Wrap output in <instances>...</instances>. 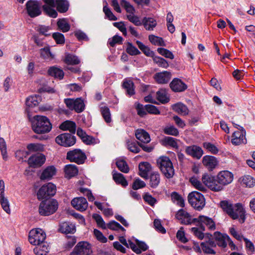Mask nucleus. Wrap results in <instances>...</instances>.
Instances as JSON below:
<instances>
[{"label":"nucleus","instance_id":"1","mask_svg":"<svg viewBox=\"0 0 255 255\" xmlns=\"http://www.w3.org/2000/svg\"><path fill=\"white\" fill-rule=\"evenodd\" d=\"M233 179V174L228 170L221 171L215 177L208 174H204L202 177V182L215 192L222 191L225 186L232 182Z\"/></svg>","mask_w":255,"mask_h":255},{"label":"nucleus","instance_id":"2","mask_svg":"<svg viewBox=\"0 0 255 255\" xmlns=\"http://www.w3.org/2000/svg\"><path fill=\"white\" fill-rule=\"evenodd\" d=\"M221 207L233 219H239L241 223L245 221V210L242 204H232L223 201L221 202Z\"/></svg>","mask_w":255,"mask_h":255},{"label":"nucleus","instance_id":"3","mask_svg":"<svg viewBox=\"0 0 255 255\" xmlns=\"http://www.w3.org/2000/svg\"><path fill=\"white\" fill-rule=\"evenodd\" d=\"M32 128L35 133L41 134L50 131L52 126L46 117L37 115L32 121Z\"/></svg>","mask_w":255,"mask_h":255},{"label":"nucleus","instance_id":"4","mask_svg":"<svg viewBox=\"0 0 255 255\" xmlns=\"http://www.w3.org/2000/svg\"><path fill=\"white\" fill-rule=\"evenodd\" d=\"M157 164L161 171L167 178H170L174 174V169L170 159L166 156H162L157 160Z\"/></svg>","mask_w":255,"mask_h":255},{"label":"nucleus","instance_id":"5","mask_svg":"<svg viewBox=\"0 0 255 255\" xmlns=\"http://www.w3.org/2000/svg\"><path fill=\"white\" fill-rule=\"evenodd\" d=\"M188 200L192 207L198 211H201L205 205L204 196L197 191H193L188 196Z\"/></svg>","mask_w":255,"mask_h":255},{"label":"nucleus","instance_id":"6","mask_svg":"<svg viewBox=\"0 0 255 255\" xmlns=\"http://www.w3.org/2000/svg\"><path fill=\"white\" fill-rule=\"evenodd\" d=\"M58 206V202L54 199L42 201L39 207V213L42 216H49L56 212Z\"/></svg>","mask_w":255,"mask_h":255},{"label":"nucleus","instance_id":"7","mask_svg":"<svg viewBox=\"0 0 255 255\" xmlns=\"http://www.w3.org/2000/svg\"><path fill=\"white\" fill-rule=\"evenodd\" d=\"M45 233L42 229H32L29 233V243L36 246L45 243Z\"/></svg>","mask_w":255,"mask_h":255},{"label":"nucleus","instance_id":"8","mask_svg":"<svg viewBox=\"0 0 255 255\" xmlns=\"http://www.w3.org/2000/svg\"><path fill=\"white\" fill-rule=\"evenodd\" d=\"M193 221L195 222V224L203 231L205 230V226L210 230L213 231L216 229L215 222L212 219L208 217L200 216L197 218H193Z\"/></svg>","mask_w":255,"mask_h":255},{"label":"nucleus","instance_id":"9","mask_svg":"<svg viewBox=\"0 0 255 255\" xmlns=\"http://www.w3.org/2000/svg\"><path fill=\"white\" fill-rule=\"evenodd\" d=\"M56 191V186L48 183L43 185L38 190L37 196L39 200H41L54 196Z\"/></svg>","mask_w":255,"mask_h":255},{"label":"nucleus","instance_id":"10","mask_svg":"<svg viewBox=\"0 0 255 255\" xmlns=\"http://www.w3.org/2000/svg\"><path fill=\"white\" fill-rule=\"evenodd\" d=\"M66 158L71 162L81 164L84 163L86 159V156L81 150L75 149L67 153Z\"/></svg>","mask_w":255,"mask_h":255},{"label":"nucleus","instance_id":"11","mask_svg":"<svg viewBox=\"0 0 255 255\" xmlns=\"http://www.w3.org/2000/svg\"><path fill=\"white\" fill-rule=\"evenodd\" d=\"M55 141L60 145L69 147L75 143L76 137L70 133H64L57 136L55 138Z\"/></svg>","mask_w":255,"mask_h":255},{"label":"nucleus","instance_id":"12","mask_svg":"<svg viewBox=\"0 0 255 255\" xmlns=\"http://www.w3.org/2000/svg\"><path fill=\"white\" fill-rule=\"evenodd\" d=\"M26 9L29 16L35 17L41 13L40 5L37 1L30 0L26 3Z\"/></svg>","mask_w":255,"mask_h":255},{"label":"nucleus","instance_id":"13","mask_svg":"<svg viewBox=\"0 0 255 255\" xmlns=\"http://www.w3.org/2000/svg\"><path fill=\"white\" fill-rule=\"evenodd\" d=\"M72 253H75V255H90L92 251L88 242H81L75 246Z\"/></svg>","mask_w":255,"mask_h":255},{"label":"nucleus","instance_id":"14","mask_svg":"<svg viewBox=\"0 0 255 255\" xmlns=\"http://www.w3.org/2000/svg\"><path fill=\"white\" fill-rule=\"evenodd\" d=\"M44 2L42 7L44 12L49 16L55 18L57 16V12L54 9L55 1L54 0H42Z\"/></svg>","mask_w":255,"mask_h":255},{"label":"nucleus","instance_id":"15","mask_svg":"<svg viewBox=\"0 0 255 255\" xmlns=\"http://www.w3.org/2000/svg\"><path fill=\"white\" fill-rule=\"evenodd\" d=\"M46 158L45 156L41 153H37L31 156L27 161L30 166L33 167H37L43 165Z\"/></svg>","mask_w":255,"mask_h":255},{"label":"nucleus","instance_id":"16","mask_svg":"<svg viewBox=\"0 0 255 255\" xmlns=\"http://www.w3.org/2000/svg\"><path fill=\"white\" fill-rule=\"evenodd\" d=\"M176 218L181 224L189 225L195 223L190 214L183 209H180L176 214Z\"/></svg>","mask_w":255,"mask_h":255},{"label":"nucleus","instance_id":"17","mask_svg":"<svg viewBox=\"0 0 255 255\" xmlns=\"http://www.w3.org/2000/svg\"><path fill=\"white\" fill-rule=\"evenodd\" d=\"M71 203L75 209L80 211H85L88 207L86 199L82 197L74 198Z\"/></svg>","mask_w":255,"mask_h":255},{"label":"nucleus","instance_id":"18","mask_svg":"<svg viewBox=\"0 0 255 255\" xmlns=\"http://www.w3.org/2000/svg\"><path fill=\"white\" fill-rule=\"evenodd\" d=\"M185 152L188 155L197 159H200L203 154L202 149L200 146L195 145L187 146Z\"/></svg>","mask_w":255,"mask_h":255},{"label":"nucleus","instance_id":"19","mask_svg":"<svg viewBox=\"0 0 255 255\" xmlns=\"http://www.w3.org/2000/svg\"><path fill=\"white\" fill-rule=\"evenodd\" d=\"M135 243L136 244L131 241H129L130 248L136 254H140L142 251H145L147 250L148 246L144 242L136 239Z\"/></svg>","mask_w":255,"mask_h":255},{"label":"nucleus","instance_id":"20","mask_svg":"<svg viewBox=\"0 0 255 255\" xmlns=\"http://www.w3.org/2000/svg\"><path fill=\"white\" fill-rule=\"evenodd\" d=\"M214 237L217 242V244L222 248L227 247V242L229 241V237L226 234H222L219 232H216L214 234Z\"/></svg>","mask_w":255,"mask_h":255},{"label":"nucleus","instance_id":"21","mask_svg":"<svg viewBox=\"0 0 255 255\" xmlns=\"http://www.w3.org/2000/svg\"><path fill=\"white\" fill-rule=\"evenodd\" d=\"M171 89L174 92H182L185 91L187 88V85L179 79H174L170 84Z\"/></svg>","mask_w":255,"mask_h":255},{"label":"nucleus","instance_id":"22","mask_svg":"<svg viewBox=\"0 0 255 255\" xmlns=\"http://www.w3.org/2000/svg\"><path fill=\"white\" fill-rule=\"evenodd\" d=\"M202 162L203 165L209 170L214 169L218 164L217 159L214 156L209 155L204 156Z\"/></svg>","mask_w":255,"mask_h":255},{"label":"nucleus","instance_id":"23","mask_svg":"<svg viewBox=\"0 0 255 255\" xmlns=\"http://www.w3.org/2000/svg\"><path fill=\"white\" fill-rule=\"evenodd\" d=\"M59 231L66 234H74L76 231V228L72 223L65 222L60 224Z\"/></svg>","mask_w":255,"mask_h":255},{"label":"nucleus","instance_id":"24","mask_svg":"<svg viewBox=\"0 0 255 255\" xmlns=\"http://www.w3.org/2000/svg\"><path fill=\"white\" fill-rule=\"evenodd\" d=\"M154 79L159 84H166L170 80L171 74L167 71L157 73L154 75Z\"/></svg>","mask_w":255,"mask_h":255},{"label":"nucleus","instance_id":"25","mask_svg":"<svg viewBox=\"0 0 255 255\" xmlns=\"http://www.w3.org/2000/svg\"><path fill=\"white\" fill-rule=\"evenodd\" d=\"M139 175L143 178H148V173L151 170V165L146 162H141L138 165Z\"/></svg>","mask_w":255,"mask_h":255},{"label":"nucleus","instance_id":"26","mask_svg":"<svg viewBox=\"0 0 255 255\" xmlns=\"http://www.w3.org/2000/svg\"><path fill=\"white\" fill-rule=\"evenodd\" d=\"M136 138L141 142L146 143L150 141L149 134L143 129H137L135 132Z\"/></svg>","mask_w":255,"mask_h":255},{"label":"nucleus","instance_id":"27","mask_svg":"<svg viewBox=\"0 0 255 255\" xmlns=\"http://www.w3.org/2000/svg\"><path fill=\"white\" fill-rule=\"evenodd\" d=\"M56 169L53 166L47 167L42 172L40 179L41 180H50L56 174Z\"/></svg>","mask_w":255,"mask_h":255},{"label":"nucleus","instance_id":"28","mask_svg":"<svg viewBox=\"0 0 255 255\" xmlns=\"http://www.w3.org/2000/svg\"><path fill=\"white\" fill-rule=\"evenodd\" d=\"M149 184L152 188H156L159 185L160 182V175L158 172H153L150 174L149 177Z\"/></svg>","mask_w":255,"mask_h":255},{"label":"nucleus","instance_id":"29","mask_svg":"<svg viewBox=\"0 0 255 255\" xmlns=\"http://www.w3.org/2000/svg\"><path fill=\"white\" fill-rule=\"evenodd\" d=\"M36 255H46L49 252V245L46 243L36 246L33 249Z\"/></svg>","mask_w":255,"mask_h":255},{"label":"nucleus","instance_id":"30","mask_svg":"<svg viewBox=\"0 0 255 255\" xmlns=\"http://www.w3.org/2000/svg\"><path fill=\"white\" fill-rule=\"evenodd\" d=\"M60 128L63 130H69L71 133L74 134L76 132V124L70 121H66L61 124Z\"/></svg>","mask_w":255,"mask_h":255},{"label":"nucleus","instance_id":"31","mask_svg":"<svg viewBox=\"0 0 255 255\" xmlns=\"http://www.w3.org/2000/svg\"><path fill=\"white\" fill-rule=\"evenodd\" d=\"M190 182L191 184L197 189L206 192L207 191V187H208L205 184H203L199 179L195 177H192L190 178ZM203 183H204L203 182Z\"/></svg>","mask_w":255,"mask_h":255},{"label":"nucleus","instance_id":"32","mask_svg":"<svg viewBox=\"0 0 255 255\" xmlns=\"http://www.w3.org/2000/svg\"><path fill=\"white\" fill-rule=\"evenodd\" d=\"M65 173L66 177L71 178L78 174V170L77 166L73 164H68L65 166Z\"/></svg>","mask_w":255,"mask_h":255},{"label":"nucleus","instance_id":"33","mask_svg":"<svg viewBox=\"0 0 255 255\" xmlns=\"http://www.w3.org/2000/svg\"><path fill=\"white\" fill-rule=\"evenodd\" d=\"M145 28L147 30H152L156 26L157 22L155 19L151 17H144L142 23Z\"/></svg>","mask_w":255,"mask_h":255},{"label":"nucleus","instance_id":"34","mask_svg":"<svg viewBox=\"0 0 255 255\" xmlns=\"http://www.w3.org/2000/svg\"><path fill=\"white\" fill-rule=\"evenodd\" d=\"M55 6L59 12L64 13L68 9L69 2L67 0H56Z\"/></svg>","mask_w":255,"mask_h":255},{"label":"nucleus","instance_id":"35","mask_svg":"<svg viewBox=\"0 0 255 255\" xmlns=\"http://www.w3.org/2000/svg\"><path fill=\"white\" fill-rule=\"evenodd\" d=\"M48 73L49 75L59 79H62L64 76V72L62 70L55 66L50 67Z\"/></svg>","mask_w":255,"mask_h":255},{"label":"nucleus","instance_id":"36","mask_svg":"<svg viewBox=\"0 0 255 255\" xmlns=\"http://www.w3.org/2000/svg\"><path fill=\"white\" fill-rule=\"evenodd\" d=\"M41 100V97L38 95L29 96L26 99V105L29 108L34 107L38 105Z\"/></svg>","mask_w":255,"mask_h":255},{"label":"nucleus","instance_id":"37","mask_svg":"<svg viewBox=\"0 0 255 255\" xmlns=\"http://www.w3.org/2000/svg\"><path fill=\"white\" fill-rule=\"evenodd\" d=\"M113 178L114 180L117 184H121L123 187L128 186V183L124 176L118 172H114L113 174Z\"/></svg>","mask_w":255,"mask_h":255},{"label":"nucleus","instance_id":"38","mask_svg":"<svg viewBox=\"0 0 255 255\" xmlns=\"http://www.w3.org/2000/svg\"><path fill=\"white\" fill-rule=\"evenodd\" d=\"M123 88L126 91L127 94L131 96L134 94V84L130 80H125L123 83Z\"/></svg>","mask_w":255,"mask_h":255},{"label":"nucleus","instance_id":"39","mask_svg":"<svg viewBox=\"0 0 255 255\" xmlns=\"http://www.w3.org/2000/svg\"><path fill=\"white\" fill-rule=\"evenodd\" d=\"M40 56L45 60H51L54 58V55L50 52V47L45 46L40 50Z\"/></svg>","mask_w":255,"mask_h":255},{"label":"nucleus","instance_id":"40","mask_svg":"<svg viewBox=\"0 0 255 255\" xmlns=\"http://www.w3.org/2000/svg\"><path fill=\"white\" fill-rule=\"evenodd\" d=\"M157 100L162 104H165L169 102V98L165 90L160 89L156 93Z\"/></svg>","mask_w":255,"mask_h":255},{"label":"nucleus","instance_id":"41","mask_svg":"<svg viewBox=\"0 0 255 255\" xmlns=\"http://www.w3.org/2000/svg\"><path fill=\"white\" fill-rule=\"evenodd\" d=\"M173 110L179 114L185 116L188 114L189 110L184 104L178 103L173 106Z\"/></svg>","mask_w":255,"mask_h":255},{"label":"nucleus","instance_id":"42","mask_svg":"<svg viewBox=\"0 0 255 255\" xmlns=\"http://www.w3.org/2000/svg\"><path fill=\"white\" fill-rule=\"evenodd\" d=\"M136 43L138 48L142 51V52L147 56L153 57L154 56V52L151 51L149 47L145 46L141 42L137 40Z\"/></svg>","mask_w":255,"mask_h":255},{"label":"nucleus","instance_id":"43","mask_svg":"<svg viewBox=\"0 0 255 255\" xmlns=\"http://www.w3.org/2000/svg\"><path fill=\"white\" fill-rule=\"evenodd\" d=\"M148 39L150 42L154 45L162 46H165V43L163 39L160 37H158L154 35H149L148 36Z\"/></svg>","mask_w":255,"mask_h":255},{"label":"nucleus","instance_id":"44","mask_svg":"<svg viewBox=\"0 0 255 255\" xmlns=\"http://www.w3.org/2000/svg\"><path fill=\"white\" fill-rule=\"evenodd\" d=\"M235 127L238 128L239 130L235 131L232 135V137L238 138L239 139L246 138V130L242 126L235 124Z\"/></svg>","mask_w":255,"mask_h":255},{"label":"nucleus","instance_id":"45","mask_svg":"<svg viewBox=\"0 0 255 255\" xmlns=\"http://www.w3.org/2000/svg\"><path fill=\"white\" fill-rule=\"evenodd\" d=\"M127 144V147L130 151L135 153H138L140 151V148L139 147L140 144L136 141H128Z\"/></svg>","mask_w":255,"mask_h":255},{"label":"nucleus","instance_id":"46","mask_svg":"<svg viewBox=\"0 0 255 255\" xmlns=\"http://www.w3.org/2000/svg\"><path fill=\"white\" fill-rule=\"evenodd\" d=\"M116 165L118 169L124 173H128L129 171L128 166L126 162L123 159H118L116 161Z\"/></svg>","mask_w":255,"mask_h":255},{"label":"nucleus","instance_id":"47","mask_svg":"<svg viewBox=\"0 0 255 255\" xmlns=\"http://www.w3.org/2000/svg\"><path fill=\"white\" fill-rule=\"evenodd\" d=\"M85 109V105L84 103V101L81 98H77L75 100L74 102V109L73 110H75L77 113H81L83 112Z\"/></svg>","mask_w":255,"mask_h":255},{"label":"nucleus","instance_id":"48","mask_svg":"<svg viewBox=\"0 0 255 255\" xmlns=\"http://www.w3.org/2000/svg\"><path fill=\"white\" fill-rule=\"evenodd\" d=\"M64 61L68 65H76L80 63V60L76 56L70 54L66 55Z\"/></svg>","mask_w":255,"mask_h":255},{"label":"nucleus","instance_id":"49","mask_svg":"<svg viewBox=\"0 0 255 255\" xmlns=\"http://www.w3.org/2000/svg\"><path fill=\"white\" fill-rule=\"evenodd\" d=\"M101 112L106 123H109L112 121L111 113L108 107L106 106L101 107Z\"/></svg>","mask_w":255,"mask_h":255},{"label":"nucleus","instance_id":"50","mask_svg":"<svg viewBox=\"0 0 255 255\" xmlns=\"http://www.w3.org/2000/svg\"><path fill=\"white\" fill-rule=\"evenodd\" d=\"M0 203L3 210L7 214L10 213L9 203L6 198L4 196H0Z\"/></svg>","mask_w":255,"mask_h":255},{"label":"nucleus","instance_id":"51","mask_svg":"<svg viewBox=\"0 0 255 255\" xmlns=\"http://www.w3.org/2000/svg\"><path fill=\"white\" fill-rule=\"evenodd\" d=\"M153 61L154 63H156L158 66L164 68H167L169 66V64L166 60L159 56H154L153 57Z\"/></svg>","mask_w":255,"mask_h":255},{"label":"nucleus","instance_id":"52","mask_svg":"<svg viewBox=\"0 0 255 255\" xmlns=\"http://www.w3.org/2000/svg\"><path fill=\"white\" fill-rule=\"evenodd\" d=\"M57 26L63 32L68 31L70 28V25L64 19H59L57 22Z\"/></svg>","mask_w":255,"mask_h":255},{"label":"nucleus","instance_id":"53","mask_svg":"<svg viewBox=\"0 0 255 255\" xmlns=\"http://www.w3.org/2000/svg\"><path fill=\"white\" fill-rule=\"evenodd\" d=\"M27 148L29 151L37 152L43 150V145L40 143H30L27 145Z\"/></svg>","mask_w":255,"mask_h":255},{"label":"nucleus","instance_id":"54","mask_svg":"<svg viewBox=\"0 0 255 255\" xmlns=\"http://www.w3.org/2000/svg\"><path fill=\"white\" fill-rule=\"evenodd\" d=\"M163 131L166 134L175 136L179 134L178 130L173 126H166L164 128Z\"/></svg>","mask_w":255,"mask_h":255},{"label":"nucleus","instance_id":"55","mask_svg":"<svg viewBox=\"0 0 255 255\" xmlns=\"http://www.w3.org/2000/svg\"><path fill=\"white\" fill-rule=\"evenodd\" d=\"M120 4L125 8L127 12L129 13V14H132L134 13L135 9L129 2L126 0H121Z\"/></svg>","mask_w":255,"mask_h":255},{"label":"nucleus","instance_id":"56","mask_svg":"<svg viewBox=\"0 0 255 255\" xmlns=\"http://www.w3.org/2000/svg\"><path fill=\"white\" fill-rule=\"evenodd\" d=\"M157 52L165 58H169L170 59H173L174 58L173 53L167 49H165L164 48H158Z\"/></svg>","mask_w":255,"mask_h":255},{"label":"nucleus","instance_id":"57","mask_svg":"<svg viewBox=\"0 0 255 255\" xmlns=\"http://www.w3.org/2000/svg\"><path fill=\"white\" fill-rule=\"evenodd\" d=\"M93 218L95 219L99 227L103 229H106L107 228V225L103 220L101 216L97 214H94L93 215Z\"/></svg>","mask_w":255,"mask_h":255},{"label":"nucleus","instance_id":"58","mask_svg":"<svg viewBox=\"0 0 255 255\" xmlns=\"http://www.w3.org/2000/svg\"><path fill=\"white\" fill-rule=\"evenodd\" d=\"M107 228L113 230H121L123 231H125L124 228H123L119 223L115 221H112L108 224L107 225Z\"/></svg>","mask_w":255,"mask_h":255},{"label":"nucleus","instance_id":"59","mask_svg":"<svg viewBox=\"0 0 255 255\" xmlns=\"http://www.w3.org/2000/svg\"><path fill=\"white\" fill-rule=\"evenodd\" d=\"M15 157L19 161H23V159L29 155V152L24 150H18L15 153Z\"/></svg>","mask_w":255,"mask_h":255},{"label":"nucleus","instance_id":"60","mask_svg":"<svg viewBox=\"0 0 255 255\" xmlns=\"http://www.w3.org/2000/svg\"><path fill=\"white\" fill-rule=\"evenodd\" d=\"M242 183L247 186L251 187L255 185V180L251 176H246L242 179Z\"/></svg>","mask_w":255,"mask_h":255},{"label":"nucleus","instance_id":"61","mask_svg":"<svg viewBox=\"0 0 255 255\" xmlns=\"http://www.w3.org/2000/svg\"><path fill=\"white\" fill-rule=\"evenodd\" d=\"M145 186L146 184L143 181L140 180L139 178H136L134 180L132 183V188L133 190H136L143 188L145 187Z\"/></svg>","mask_w":255,"mask_h":255},{"label":"nucleus","instance_id":"62","mask_svg":"<svg viewBox=\"0 0 255 255\" xmlns=\"http://www.w3.org/2000/svg\"><path fill=\"white\" fill-rule=\"evenodd\" d=\"M123 40L122 37L116 35L112 39H109V43L112 47H114L116 44H122Z\"/></svg>","mask_w":255,"mask_h":255},{"label":"nucleus","instance_id":"63","mask_svg":"<svg viewBox=\"0 0 255 255\" xmlns=\"http://www.w3.org/2000/svg\"><path fill=\"white\" fill-rule=\"evenodd\" d=\"M164 142L172 147L177 148L178 147L177 140L175 138L170 136H167L164 138Z\"/></svg>","mask_w":255,"mask_h":255},{"label":"nucleus","instance_id":"64","mask_svg":"<svg viewBox=\"0 0 255 255\" xmlns=\"http://www.w3.org/2000/svg\"><path fill=\"white\" fill-rule=\"evenodd\" d=\"M145 108L147 113L150 114L159 115L160 111L158 108L152 105H146L145 106Z\"/></svg>","mask_w":255,"mask_h":255}]
</instances>
